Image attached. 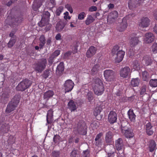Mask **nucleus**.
Instances as JSON below:
<instances>
[{"mask_svg":"<svg viewBox=\"0 0 157 157\" xmlns=\"http://www.w3.org/2000/svg\"><path fill=\"white\" fill-rule=\"evenodd\" d=\"M54 94V92L52 90H48L44 93V98L46 100H48L50 98L52 97Z\"/></svg>","mask_w":157,"mask_h":157,"instance_id":"nucleus-25","label":"nucleus"},{"mask_svg":"<svg viewBox=\"0 0 157 157\" xmlns=\"http://www.w3.org/2000/svg\"><path fill=\"white\" fill-rule=\"evenodd\" d=\"M31 84V81L26 78L21 82L18 85L16 88L18 90L22 91L28 88Z\"/></svg>","mask_w":157,"mask_h":157,"instance_id":"nucleus-4","label":"nucleus"},{"mask_svg":"<svg viewBox=\"0 0 157 157\" xmlns=\"http://www.w3.org/2000/svg\"><path fill=\"white\" fill-rule=\"evenodd\" d=\"M149 85L152 87H157V79H151L149 82Z\"/></svg>","mask_w":157,"mask_h":157,"instance_id":"nucleus-42","label":"nucleus"},{"mask_svg":"<svg viewBox=\"0 0 157 157\" xmlns=\"http://www.w3.org/2000/svg\"><path fill=\"white\" fill-rule=\"evenodd\" d=\"M41 5V3H38V2L37 3L35 2L33 4V9L35 11H37Z\"/></svg>","mask_w":157,"mask_h":157,"instance_id":"nucleus-46","label":"nucleus"},{"mask_svg":"<svg viewBox=\"0 0 157 157\" xmlns=\"http://www.w3.org/2000/svg\"><path fill=\"white\" fill-rule=\"evenodd\" d=\"M133 67L134 69L138 70L140 69V64L138 63V61L135 60L133 62Z\"/></svg>","mask_w":157,"mask_h":157,"instance_id":"nucleus-45","label":"nucleus"},{"mask_svg":"<svg viewBox=\"0 0 157 157\" xmlns=\"http://www.w3.org/2000/svg\"><path fill=\"white\" fill-rule=\"evenodd\" d=\"M10 89H7L6 91L4 92L1 96V101L4 103L7 102L9 98L10 97Z\"/></svg>","mask_w":157,"mask_h":157,"instance_id":"nucleus-14","label":"nucleus"},{"mask_svg":"<svg viewBox=\"0 0 157 157\" xmlns=\"http://www.w3.org/2000/svg\"><path fill=\"white\" fill-rule=\"evenodd\" d=\"M102 106V105L97 106L94 110V114L96 119L98 120H100L102 118V115L100 114V113L103 109Z\"/></svg>","mask_w":157,"mask_h":157,"instance_id":"nucleus-12","label":"nucleus"},{"mask_svg":"<svg viewBox=\"0 0 157 157\" xmlns=\"http://www.w3.org/2000/svg\"><path fill=\"white\" fill-rule=\"evenodd\" d=\"M74 86V83L71 80L68 79L66 80L64 84L65 93L71 91Z\"/></svg>","mask_w":157,"mask_h":157,"instance_id":"nucleus-10","label":"nucleus"},{"mask_svg":"<svg viewBox=\"0 0 157 157\" xmlns=\"http://www.w3.org/2000/svg\"><path fill=\"white\" fill-rule=\"evenodd\" d=\"M21 96L19 94L14 95L8 104L6 112L9 113L15 109L20 102Z\"/></svg>","mask_w":157,"mask_h":157,"instance_id":"nucleus-1","label":"nucleus"},{"mask_svg":"<svg viewBox=\"0 0 157 157\" xmlns=\"http://www.w3.org/2000/svg\"><path fill=\"white\" fill-rule=\"evenodd\" d=\"M60 137L58 135H54L53 137V141L55 143H58L60 140Z\"/></svg>","mask_w":157,"mask_h":157,"instance_id":"nucleus-51","label":"nucleus"},{"mask_svg":"<svg viewBox=\"0 0 157 157\" xmlns=\"http://www.w3.org/2000/svg\"><path fill=\"white\" fill-rule=\"evenodd\" d=\"M147 88L146 85L144 84L140 88V90H139L140 94L141 95L146 94V90Z\"/></svg>","mask_w":157,"mask_h":157,"instance_id":"nucleus-44","label":"nucleus"},{"mask_svg":"<svg viewBox=\"0 0 157 157\" xmlns=\"http://www.w3.org/2000/svg\"><path fill=\"white\" fill-rule=\"evenodd\" d=\"M129 126V124L126 121H123L121 122V131L123 132L124 131L127 130L129 128H128Z\"/></svg>","mask_w":157,"mask_h":157,"instance_id":"nucleus-33","label":"nucleus"},{"mask_svg":"<svg viewBox=\"0 0 157 157\" xmlns=\"http://www.w3.org/2000/svg\"><path fill=\"white\" fill-rule=\"evenodd\" d=\"M55 39L57 40H62L61 36L60 33H58L56 35Z\"/></svg>","mask_w":157,"mask_h":157,"instance_id":"nucleus-63","label":"nucleus"},{"mask_svg":"<svg viewBox=\"0 0 157 157\" xmlns=\"http://www.w3.org/2000/svg\"><path fill=\"white\" fill-rule=\"evenodd\" d=\"M104 75L107 81H112L115 79V72L112 70H105L104 72Z\"/></svg>","mask_w":157,"mask_h":157,"instance_id":"nucleus-8","label":"nucleus"},{"mask_svg":"<svg viewBox=\"0 0 157 157\" xmlns=\"http://www.w3.org/2000/svg\"><path fill=\"white\" fill-rule=\"evenodd\" d=\"M145 126L147 134L148 136L152 135L154 132V129L151 123L150 122H147Z\"/></svg>","mask_w":157,"mask_h":157,"instance_id":"nucleus-21","label":"nucleus"},{"mask_svg":"<svg viewBox=\"0 0 157 157\" xmlns=\"http://www.w3.org/2000/svg\"><path fill=\"white\" fill-rule=\"evenodd\" d=\"M113 137V132L109 131L106 132L105 134V141L107 145L109 144L112 142Z\"/></svg>","mask_w":157,"mask_h":157,"instance_id":"nucleus-20","label":"nucleus"},{"mask_svg":"<svg viewBox=\"0 0 157 157\" xmlns=\"http://www.w3.org/2000/svg\"><path fill=\"white\" fill-rule=\"evenodd\" d=\"M71 157H80V152L77 149L74 148L70 153Z\"/></svg>","mask_w":157,"mask_h":157,"instance_id":"nucleus-36","label":"nucleus"},{"mask_svg":"<svg viewBox=\"0 0 157 157\" xmlns=\"http://www.w3.org/2000/svg\"><path fill=\"white\" fill-rule=\"evenodd\" d=\"M50 16V13L48 11H44L42 16L41 20L38 23L39 26L42 27L48 23L49 21Z\"/></svg>","mask_w":157,"mask_h":157,"instance_id":"nucleus-6","label":"nucleus"},{"mask_svg":"<svg viewBox=\"0 0 157 157\" xmlns=\"http://www.w3.org/2000/svg\"><path fill=\"white\" fill-rule=\"evenodd\" d=\"M85 13L84 12L80 13L78 15V18L80 20L83 19L85 17Z\"/></svg>","mask_w":157,"mask_h":157,"instance_id":"nucleus-56","label":"nucleus"},{"mask_svg":"<svg viewBox=\"0 0 157 157\" xmlns=\"http://www.w3.org/2000/svg\"><path fill=\"white\" fill-rule=\"evenodd\" d=\"M117 115L115 112L111 111L108 115V120L110 124H113L117 122Z\"/></svg>","mask_w":157,"mask_h":157,"instance_id":"nucleus-13","label":"nucleus"},{"mask_svg":"<svg viewBox=\"0 0 157 157\" xmlns=\"http://www.w3.org/2000/svg\"><path fill=\"white\" fill-rule=\"evenodd\" d=\"M97 10V8L96 6H93L89 8V10L90 12H93L96 11Z\"/></svg>","mask_w":157,"mask_h":157,"instance_id":"nucleus-62","label":"nucleus"},{"mask_svg":"<svg viewBox=\"0 0 157 157\" xmlns=\"http://www.w3.org/2000/svg\"><path fill=\"white\" fill-rule=\"evenodd\" d=\"M94 85L98 86L100 85H103V82L99 78H97L94 80Z\"/></svg>","mask_w":157,"mask_h":157,"instance_id":"nucleus-47","label":"nucleus"},{"mask_svg":"<svg viewBox=\"0 0 157 157\" xmlns=\"http://www.w3.org/2000/svg\"><path fill=\"white\" fill-rule=\"evenodd\" d=\"M125 54L124 52L122 50H119L117 54L116 60L118 63H120L123 59Z\"/></svg>","mask_w":157,"mask_h":157,"instance_id":"nucleus-23","label":"nucleus"},{"mask_svg":"<svg viewBox=\"0 0 157 157\" xmlns=\"http://www.w3.org/2000/svg\"><path fill=\"white\" fill-rule=\"evenodd\" d=\"M60 51L59 50H56L51 55L54 56L56 58L60 54Z\"/></svg>","mask_w":157,"mask_h":157,"instance_id":"nucleus-57","label":"nucleus"},{"mask_svg":"<svg viewBox=\"0 0 157 157\" xmlns=\"http://www.w3.org/2000/svg\"><path fill=\"white\" fill-rule=\"evenodd\" d=\"M124 131L125 136L127 138H132L134 136V133L132 132V129L130 128Z\"/></svg>","mask_w":157,"mask_h":157,"instance_id":"nucleus-31","label":"nucleus"},{"mask_svg":"<svg viewBox=\"0 0 157 157\" xmlns=\"http://www.w3.org/2000/svg\"><path fill=\"white\" fill-rule=\"evenodd\" d=\"M87 126L85 123L82 120L80 121L78 123L77 131L80 135H86L87 133Z\"/></svg>","mask_w":157,"mask_h":157,"instance_id":"nucleus-5","label":"nucleus"},{"mask_svg":"<svg viewBox=\"0 0 157 157\" xmlns=\"http://www.w3.org/2000/svg\"><path fill=\"white\" fill-rule=\"evenodd\" d=\"M66 21H58L56 26V30L59 32L62 31L66 25Z\"/></svg>","mask_w":157,"mask_h":157,"instance_id":"nucleus-16","label":"nucleus"},{"mask_svg":"<svg viewBox=\"0 0 157 157\" xmlns=\"http://www.w3.org/2000/svg\"><path fill=\"white\" fill-rule=\"evenodd\" d=\"M115 145L116 148L118 151L117 153V157H124V144L122 139L121 138H119L115 141Z\"/></svg>","mask_w":157,"mask_h":157,"instance_id":"nucleus-3","label":"nucleus"},{"mask_svg":"<svg viewBox=\"0 0 157 157\" xmlns=\"http://www.w3.org/2000/svg\"><path fill=\"white\" fill-rule=\"evenodd\" d=\"M88 98L90 101L93 99V97L90 93H88Z\"/></svg>","mask_w":157,"mask_h":157,"instance_id":"nucleus-64","label":"nucleus"},{"mask_svg":"<svg viewBox=\"0 0 157 157\" xmlns=\"http://www.w3.org/2000/svg\"><path fill=\"white\" fill-rule=\"evenodd\" d=\"M65 7L71 13H72L73 10L70 5L67 4L65 5Z\"/></svg>","mask_w":157,"mask_h":157,"instance_id":"nucleus-59","label":"nucleus"},{"mask_svg":"<svg viewBox=\"0 0 157 157\" xmlns=\"http://www.w3.org/2000/svg\"><path fill=\"white\" fill-rule=\"evenodd\" d=\"M9 129V127L8 126H2L0 130L4 133H6L8 132Z\"/></svg>","mask_w":157,"mask_h":157,"instance_id":"nucleus-48","label":"nucleus"},{"mask_svg":"<svg viewBox=\"0 0 157 157\" xmlns=\"http://www.w3.org/2000/svg\"><path fill=\"white\" fill-rule=\"evenodd\" d=\"M118 15L117 11H113L109 14L107 18L111 19H115L118 17Z\"/></svg>","mask_w":157,"mask_h":157,"instance_id":"nucleus-30","label":"nucleus"},{"mask_svg":"<svg viewBox=\"0 0 157 157\" xmlns=\"http://www.w3.org/2000/svg\"><path fill=\"white\" fill-rule=\"evenodd\" d=\"M51 71L50 69H47L45 70L43 72L42 77L44 79H46L50 75Z\"/></svg>","mask_w":157,"mask_h":157,"instance_id":"nucleus-43","label":"nucleus"},{"mask_svg":"<svg viewBox=\"0 0 157 157\" xmlns=\"http://www.w3.org/2000/svg\"><path fill=\"white\" fill-rule=\"evenodd\" d=\"M45 25H46V27L44 29L46 32H47L50 29L52 25L50 24H49V22L48 23L45 25Z\"/></svg>","mask_w":157,"mask_h":157,"instance_id":"nucleus-58","label":"nucleus"},{"mask_svg":"<svg viewBox=\"0 0 157 157\" xmlns=\"http://www.w3.org/2000/svg\"><path fill=\"white\" fill-rule=\"evenodd\" d=\"M154 39L155 37L153 33H148L145 34L144 41L146 43H150L154 41Z\"/></svg>","mask_w":157,"mask_h":157,"instance_id":"nucleus-19","label":"nucleus"},{"mask_svg":"<svg viewBox=\"0 0 157 157\" xmlns=\"http://www.w3.org/2000/svg\"><path fill=\"white\" fill-rule=\"evenodd\" d=\"M93 89L95 94L97 95H101L104 91V85L94 86Z\"/></svg>","mask_w":157,"mask_h":157,"instance_id":"nucleus-15","label":"nucleus"},{"mask_svg":"<svg viewBox=\"0 0 157 157\" xmlns=\"http://www.w3.org/2000/svg\"><path fill=\"white\" fill-rule=\"evenodd\" d=\"M56 58L52 55H51L48 59V62L49 64H52L54 62L55 58Z\"/></svg>","mask_w":157,"mask_h":157,"instance_id":"nucleus-55","label":"nucleus"},{"mask_svg":"<svg viewBox=\"0 0 157 157\" xmlns=\"http://www.w3.org/2000/svg\"><path fill=\"white\" fill-rule=\"evenodd\" d=\"M103 133L102 132L100 133L97 135L95 139L96 142L95 145L96 146H98L102 143V140L101 139V137Z\"/></svg>","mask_w":157,"mask_h":157,"instance_id":"nucleus-29","label":"nucleus"},{"mask_svg":"<svg viewBox=\"0 0 157 157\" xmlns=\"http://www.w3.org/2000/svg\"><path fill=\"white\" fill-rule=\"evenodd\" d=\"M60 152L59 151H54L52 152V156L53 157H59Z\"/></svg>","mask_w":157,"mask_h":157,"instance_id":"nucleus-50","label":"nucleus"},{"mask_svg":"<svg viewBox=\"0 0 157 157\" xmlns=\"http://www.w3.org/2000/svg\"><path fill=\"white\" fill-rule=\"evenodd\" d=\"M83 157H88L89 155V151L86 150L83 152Z\"/></svg>","mask_w":157,"mask_h":157,"instance_id":"nucleus-61","label":"nucleus"},{"mask_svg":"<svg viewBox=\"0 0 157 157\" xmlns=\"http://www.w3.org/2000/svg\"><path fill=\"white\" fill-rule=\"evenodd\" d=\"M150 20L147 17H143L141 20V21L139 23L140 26L143 28H146L150 24Z\"/></svg>","mask_w":157,"mask_h":157,"instance_id":"nucleus-18","label":"nucleus"},{"mask_svg":"<svg viewBox=\"0 0 157 157\" xmlns=\"http://www.w3.org/2000/svg\"><path fill=\"white\" fill-rule=\"evenodd\" d=\"M39 40L40 42L45 43V38L44 35H41L40 37Z\"/></svg>","mask_w":157,"mask_h":157,"instance_id":"nucleus-60","label":"nucleus"},{"mask_svg":"<svg viewBox=\"0 0 157 157\" xmlns=\"http://www.w3.org/2000/svg\"><path fill=\"white\" fill-rule=\"evenodd\" d=\"M135 15L133 13H130L126 17L123 18L122 19V22L117 27V30L120 32L124 31L127 25L126 20L128 18L133 17Z\"/></svg>","mask_w":157,"mask_h":157,"instance_id":"nucleus-7","label":"nucleus"},{"mask_svg":"<svg viewBox=\"0 0 157 157\" xmlns=\"http://www.w3.org/2000/svg\"><path fill=\"white\" fill-rule=\"evenodd\" d=\"M63 10V6H59L56 10L55 13L57 16H59Z\"/></svg>","mask_w":157,"mask_h":157,"instance_id":"nucleus-49","label":"nucleus"},{"mask_svg":"<svg viewBox=\"0 0 157 157\" xmlns=\"http://www.w3.org/2000/svg\"><path fill=\"white\" fill-rule=\"evenodd\" d=\"M53 112L52 109L49 110L47 114V121L48 124H50L52 122L53 118Z\"/></svg>","mask_w":157,"mask_h":157,"instance_id":"nucleus-26","label":"nucleus"},{"mask_svg":"<svg viewBox=\"0 0 157 157\" xmlns=\"http://www.w3.org/2000/svg\"><path fill=\"white\" fill-rule=\"evenodd\" d=\"M127 113L130 121L135 122L136 116L134 113L133 109H130L128 112Z\"/></svg>","mask_w":157,"mask_h":157,"instance_id":"nucleus-24","label":"nucleus"},{"mask_svg":"<svg viewBox=\"0 0 157 157\" xmlns=\"http://www.w3.org/2000/svg\"><path fill=\"white\" fill-rule=\"evenodd\" d=\"M94 20L95 19L91 15H88L85 21V24L87 25H88L93 22Z\"/></svg>","mask_w":157,"mask_h":157,"instance_id":"nucleus-38","label":"nucleus"},{"mask_svg":"<svg viewBox=\"0 0 157 157\" xmlns=\"http://www.w3.org/2000/svg\"><path fill=\"white\" fill-rule=\"evenodd\" d=\"M143 60L145 62L146 65H150L152 63V60L151 57L148 55H146L143 57Z\"/></svg>","mask_w":157,"mask_h":157,"instance_id":"nucleus-32","label":"nucleus"},{"mask_svg":"<svg viewBox=\"0 0 157 157\" xmlns=\"http://www.w3.org/2000/svg\"><path fill=\"white\" fill-rule=\"evenodd\" d=\"M139 42L138 38L136 37L132 38L129 42L130 45L131 47H134L138 44Z\"/></svg>","mask_w":157,"mask_h":157,"instance_id":"nucleus-28","label":"nucleus"},{"mask_svg":"<svg viewBox=\"0 0 157 157\" xmlns=\"http://www.w3.org/2000/svg\"><path fill=\"white\" fill-rule=\"evenodd\" d=\"M156 147V144L155 141L153 140H151L149 141V151L151 152L153 151Z\"/></svg>","mask_w":157,"mask_h":157,"instance_id":"nucleus-35","label":"nucleus"},{"mask_svg":"<svg viewBox=\"0 0 157 157\" xmlns=\"http://www.w3.org/2000/svg\"><path fill=\"white\" fill-rule=\"evenodd\" d=\"M119 47L117 45L114 46L112 50V53L113 54H116L117 51L119 49Z\"/></svg>","mask_w":157,"mask_h":157,"instance_id":"nucleus-52","label":"nucleus"},{"mask_svg":"<svg viewBox=\"0 0 157 157\" xmlns=\"http://www.w3.org/2000/svg\"><path fill=\"white\" fill-rule=\"evenodd\" d=\"M72 53L71 51H68L64 54L63 56L64 59H68V57L70 56Z\"/></svg>","mask_w":157,"mask_h":157,"instance_id":"nucleus-54","label":"nucleus"},{"mask_svg":"<svg viewBox=\"0 0 157 157\" xmlns=\"http://www.w3.org/2000/svg\"><path fill=\"white\" fill-rule=\"evenodd\" d=\"M99 66L98 64L94 65L92 67L91 71V74L94 75L96 74L98 72Z\"/></svg>","mask_w":157,"mask_h":157,"instance_id":"nucleus-40","label":"nucleus"},{"mask_svg":"<svg viewBox=\"0 0 157 157\" xmlns=\"http://www.w3.org/2000/svg\"><path fill=\"white\" fill-rule=\"evenodd\" d=\"M47 63L46 59H41L34 64L33 68L37 73H41L45 68Z\"/></svg>","mask_w":157,"mask_h":157,"instance_id":"nucleus-2","label":"nucleus"},{"mask_svg":"<svg viewBox=\"0 0 157 157\" xmlns=\"http://www.w3.org/2000/svg\"><path fill=\"white\" fill-rule=\"evenodd\" d=\"M152 51L154 53H157V43H155L152 46Z\"/></svg>","mask_w":157,"mask_h":157,"instance_id":"nucleus-53","label":"nucleus"},{"mask_svg":"<svg viewBox=\"0 0 157 157\" xmlns=\"http://www.w3.org/2000/svg\"><path fill=\"white\" fill-rule=\"evenodd\" d=\"M140 80L138 78H133L131 81V85L133 86H138L139 84Z\"/></svg>","mask_w":157,"mask_h":157,"instance_id":"nucleus-39","label":"nucleus"},{"mask_svg":"<svg viewBox=\"0 0 157 157\" xmlns=\"http://www.w3.org/2000/svg\"><path fill=\"white\" fill-rule=\"evenodd\" d=\"M106 152L107 153L108 155L113 152H115V150L114 146L113 145H109L107 146L106 149Z\"/></svg>","mask_w":157,"mask_h":157,"instance_id":"nucleus-41","label":"nucleus"},{"mask_svg":"<svg viewBox=\"0 0 157 157\" xmlns=\"http://www.w3.org/2000/svg\"><path fill=\"white\" fill-rule=\"evenodd\" d=\"M130 69L128 67L126 66L122 68L120 70V74L121 77L123 78H126L129 76Z\"/></svg>","mask_w":157,"mask_h":157,"instance_id":"nucleus-9","label":"nucleus"},{"mask_svg":"<svg viewBox=\"0 0 157 157\" xmlns=\"http://www.w3.org/2000/svg\"><path fill=\"white\" fill-rule=\"evenodd\" d=\"M97 51L96 48L93 46L90 47L87 51L86 53V56L88 58H90L94 56Z\"/></svg>","mask_w":157,"mask_h":157,"instance_id":"nucleus-22","label":"nucleus"},{"mask_svg":"<svg viewBox=\"0 0 157 157\" xmlns=\"http://www.w3.org/2000/svg\"><path fill=\"white\" fill-rule=\"evenodd\" d=\"M142 79L144 81H148L151 78L148 72L145 71L142 72Z\"/></svg>","mask_w":157,"mask_h":157,"instance_id":"nucleus-34","label":"nucleus"},{"mask_svg":"<svg viewBox=\"0 0 157 157\" xmlns=\"http://www.w3.org/2000/svg\"><path fill=\"white\" fill-rule=\"evenodd\" d=\"M64 69V63L63 62H61L57 66L56 70V75L58 76L61 75L63 73Z\"/></svg>","mask_w":157,"mask_h":157,"instance_id":"nucleus-17","label":"nucleus"},{"mask_svg":"<svg viewBox=\"0 0 157 157\" xmlns=\"http://www.w3.org/2000/svg\"><path fill=\"white\" fill-rule=\"evenodd\" d=\"M67 105L69 109L71 111H74L77 109L75 102L72 100H70L68 103Z\"/></svg>","mask_w":157,"mask_h":157,"instance_id":"nucleus-27","label":"nucleus"},{"mask_svg":"<svg viewBox=\"0 0 157 157\" xmlns=\"http://www.w3.org/2000/svg\"><path fill=\"white\" fill-rule=\"evenodd\" d=\"M142 0H129L128 6L130 10H133L140 6L142 3Z\"/></svg>","mask_w":157,"mask_h":157,"instance_id":"nucleus-11","label":"nucleus"},{"mask_svg":"<svg viewBox=\"0 0 157 157\" xmlns=\"http://www.w3.org/2000/svg\"><path fill=\"white\" fill-rule=\"evenodd\" d=\"M16 40V36H13L11 37L7 44L8 47L9 48H12L15 43Z\"/></svg>","mask_w":157,"mask_h":157,"instance_id":"nucleus-37","label":"nucleus"}]
</instances>
